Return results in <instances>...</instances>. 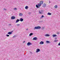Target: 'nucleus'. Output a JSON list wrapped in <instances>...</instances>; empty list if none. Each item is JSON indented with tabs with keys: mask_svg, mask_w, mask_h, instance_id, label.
Segmentation results:
<instances>
[{
	"mask_svg": "<svg viewBox=\"0 0 60 60\" xmlns=\"http://www.w3.org/2000/svg\"><path fill=\"white\" fill-rule=\"evenodd\" d=\"M43 1H41L40 2V4H38V5H36V7L37 8H39V7H40L41 6V4H43Z\"/></svg>",
	"mask_w": 60,
	"mask_h": 60,
	"instance_id": "obj_1",
	"label": "nucleus"
},
{
	"mask_svg": "<svg viewBox=\"0 0 60 60\" xmlns=\"http://www.w3.org/2000/svg\"><path fill=\"white\" fill-rule=\"evenodd\" d=\"M45 36H49V34H46L45 35Z\"/></svg>",
	"mask_w": 60,
	"mask_h": 60,
	"instance_id": "obj_17",
	"label": "nucleus"
},
{
	"mask_svg": "<svg viewBox=\"0 0 60 60\" xmlns=\"http://www.w3.org/2000/svg\"><path fill=\"white\" fill-rule=\"evenodd\" d=\"M28 7L27 6H26L25 7V9H26V10H27L28 9Z\"/></svg>",
	"mask_w": 60,
	"mask_h": 60,
	"instance_id": "obj_10",
	"label": "nucleus"
},
{
	"mask_svg": "<svg viewBox=\"0 0 60 60\" xmlns=\"http://www.w3.org/2000/svg\"><path fill=\"white\" fill-rule=\"evenodd\" d=\"M23 20H24V19H22V18H20V20L21 21V22H22V21H23Z\"/></svg>",
	"mask_w": 60,
	"mask_h": 60,
	"instance_id": "obj_8",
	"label": "nucleus"
},
{
	"mask_svg": "<svg viewBox=\"0 0 60 60\" xmlns=\"http://www.w3.org/2000/svg\"><path fill=\"white\" fill-rule=\"evenodd\" d=\"M14 9V10H17V9L16 8H15Z\"/></svg>",
	"mask_w": 60,
	"mask_h": 60,
	"instance_id": "obj_24",
	"label": "nucleus"
},
{
	"mask_svg": "<svg viewBox=\"0 0 60 60\" xmlns=\"http://www.w3.org/2000/svg\"><path fill=\"white\" fill-rule=\"evenodd\" d=\"M58 45L60 46V42L58 44Z\"/></svg>",
	"mask_w": 60,
	"mask_h": 60,
	"instance_id": "obj_29",
	"label": "nucleus"
},
{
	"mask_svg": "<svg viewBox=\"0 0 60 60\" xmlns=\"http://www.w3.org/2000/svg\"><path fill=\"white\" fill-rule=\"evenodd\" d=\"M19 16H22L23 14L22 13H20L19 14Z\"/></svg>",
	"mask_w": 60,
	"mask_h": 60,
	"instance_id": "obj_5",
	"label": "nucleus"
},
{
	"mask_svg": "<svg viewBox=\"0 0 60 60\" xmlns=\"http://www.w3.org/2000/svg\"><path fill=\"white\" fill-rule=\"evenodd\" d=\"M58 41V40H55V41H54V42H57V41Z\"/></svg>",
	"mask_w": 60,
	"mask_h": 60,
	"instance_id": "obj_20",
	"label": "nucleus"
},
{
	"mask_svg": "<svg viewBox=\"0 0 60 60\" xmlns=\"http://www.w3.org/2000/svg\"><path fill=\"white\" fill-rule=\"evenodd\" d=\"M25 42V41H23V43H24V42Z\"/></svg>",
	"mask_w": 60,
	"mask_h": 60,
	"instance_id": "obj_34",
	"label": "nucleus"
},
{
	"mask_svg": "<svg viewBox=\"0 0 60 60\" xmlns=\"http://www.w3.org/2000/svg\"><path fill=\"white\" fill-rule=\"evenodd\" d=\"M40 44H44V42L42 41H41L39 43Z\"/></svg>",
	"mask_w": 60,
	"mask_h": 60,
	"instance_id": "obj_7",
	"label": "nucleus"
},
{
	"mask_svg": "<svg viewBox=\"0 0 60 60\" xmlns=\"http://www.w3.org/2000/svg\"><path fill=\"white\" fill-rule=\"evenodd\" d=\"M47 14H48V15H51L52 14H51V13L49 12Z\"/></svg>",
	"mask_w": 60,
	"mask_h": 60,
	"instance_id": "obj_14",
	"label": "nucleus"
},
{
	"mask_svg": "<svg viewBox=\"0 0 60 60\" xmlns=\"http://www.w3.org/2000/svg\"><path fill=\"white\" fill-rule=\"evenodd\" d=\"M46 6V4H43V7H45Z\"/></svg>",
	"mask_w": 60,
	"mask_h": 60,
	"instance_id": "obj_19",
	"label": "nucleus"
},
{
	"mask_svg": "<svg viewBox=\"0 0 60 60\" xmlns=\"http://www.w3.org/2000/svg\"><path fill=\"white\" fill-rule=\"evenodd\" d=\"M57 34H60V33H59V32H58Z\"/></svg>",
	"mask_w": 60,
	"mask_h": 60,
	"instance_id": "obj_32",
	"label": "nucleus"
},
{
	"mask_svg": "<svg viewBox=\"0 0 60 60\" xmlns=\"http://www.w3.org/2000/svg\"><path fill=\"white\" fill-rule=\"evenodd\" d=\"M19 20L18 19L15 22L16 23H18V22H19Z\"/></svg>",
	"mask_w": 60,
	"mask_h": 60,
	"instance_id": "obj_11",
	"label": "nucleus"
},
{
	"mask_svg": "<svg viewBox=\"0 0 60 60\" xmlns=\"http://www.w3.org/2000/svg\"><path fill=\"white\" fill-rule=\"evenodd\" d=\"M33 33H31L30 34L29 36H31L32 35H33Z\"/></svg>",
	"mask_w": 60,
	"mask_h": 60,
	"instance_id": "obj_16",
	"label": "nucleus"
},
{
	"mask_svg": "<svg viewBox=\"0 0 60 60\" xmlns=\"http://www.w3.org/2000/svg\"><path fill=\"white\" fill-rule=\"evenodd\" d=\"M49 3H50V1H49Z\"/></svg>",
	"mask_w": 60,
	"mask_h": 60,
	"instance_id": "obj_35",
	"label": "nucleus"
},
{
	"mask_svg": "<svg viewBox=\"0 0 60 60\" xmlns=\"http://www.w3.org/2000/svg\"><path fill=\"white\" fill-rule=\"evenodd\" d=\"M46 42H47V43H50V42L48 41H47Z\"/></svg>",
	"mask_w": 60,
	"mask_h": 60,
	"instance_id": "obj_22",
	"label": "nucleus"
},
{
	"mask_svg": "<svg viewBox=\"0 0 60 60\" xmlns=\"http://www.w3.org/2000/svg\"><path fill=\"white\" fill-rule=\"evenodd\" d=\"M16 37V35H15L13 37V38H15Z\"/></svg>",
	"mask_w": 60,
	"mask_h": 60,
	"instance_id": "obj_21",
	"label": "nucleus"
},
{
	"mask_svg": "<svg viewBox=\"0 0 60 60\" xmlns=\"http://www.w3.org/2000/svg\"><path fill=\"white\" fill-rule=\"evenodd\" d=\"M40 50L39 49H37L36 52V53H38V52H40Z\"/></svg>",
	"mask_w": 60,
	"mask_h": 60,
	"instance_id": "obj_4",
	"label": "nucleus"
},
{
	"mask_svg": "<svg viewBox=\"0 0 60 60\" xmlns=\"http://www.w3.org/2000/svg\"><path fill=\"white\" fill-rule=\"evenodd\" d=\"M12 34V32H9L8 33V34Z\"/></svg>",
	"mask_w": 60,
	"mask_h": 60,
	"instance_id": "obj_13",
	"label": "nucleus"
},
{
	"mask_svg": "<svg viewBox=\"0 0 60 60\" xmlns=\"http://www.w3.org/2000/svg\"><path fill=\"white\" fill-rule=\"evenodd\" d=\"M41 18H43V17H44V16H43V15H42V16L41 17Z\"/></svg>",
	"mask_w": 60,
	"mask_h": 60,
	"instance_id": "obj_26",
	"label": "nucleus"
},
{
	"mask_svg": "<svg viewBox=\"0 0 60 60\" xmlns=\"http://www.w3.org/2000/svg\"><path fill=\"white\" fill-rule=\"evenodd\" d=\"M4 10H6V9H4Z\"/></svg>",
	"mask_w": 60,
	"mask_h": 60,
	"instance_id": "obj_33",
	"label": "nucleus"
},
{
	"mask_svg": "<svg viewBox=\"0 0 60 60\" xmlns=\"http://www.w3.org/2000/svg\"><path fill=\"white\" fill-rule=\"evenodd\" d=\"M16 25L17 26H19L20 25V24H17Z\"/></svg>",
	"mask_w": 60,
	"mask_h": 60,
	"instance_id": "obj_23",
	"label": "nucleus"
},
{
	"mask_svg": "<svg viewBox=\"0 0 60 60\" xmlns=\"http://www.w3.org/2000/svg\"><path fill=\"white\" fill-rule=\"evenodd\" d=\"M42 30L44 29V27H43L42 28Z\"/></svg>",
	"mask_w": 60,
	"mask_h": 60,
	"instance_id": "obj_30",
	"label": "nucleus"
},
{
	"mask_svg": "<svg viewBox=\"0 0 60 60\" xmlns=\"http://www.w3.org/2000/svg\"><path fill=\"white\" fill-rule=\"evenodd\" d=\"M41 22H42V21H39V23H41Z\"/></svg>",
	"mask_w": 60,
	"mask_h": 60,
	"instance_id": "obj_27",
	"label": "nucleus"
},
{
	"mask_svg": "<svg viewBox=\"0 0 60 60\" xmlns=\"http://www.w3.org/2000/svg\"><path fill=\"white\" fill-rule=\"evenodd\" d=\"M15 19V17L14 16H12L11 17V19Z\"/></svg>",
	"mask_w": 60,
	"mask_h": 60,
	"instance_id": "obj_9",
	"label": "nucleus"
},
{
	"mask_svg": "<svg viewBox=\"0 0 60 60\" xmlns=\"http://www.w3.org/2000/svg\"><path fill=\"white\" fill-rule=\"evenodd\" d=\"M37 39V38L36 37L34 38H33V40H36Z\"/></svg>",
	"mask_w": 60,
	"mask_h": 60,
	"instance_id": "obj_12",
	"label": "nucleus"
},
{
	"mask_svg": "<svg viewBox=\"0 0 60 60\" xmlns=\"http://www.w3.org/2000/svg\"><path fill=\"white\" fill-rule=\"evenodd\" d=\"M57 5H56L54 7L55 8H57Z\"/></svg>",
	"mask_w": 60,
	"mask_h": 60,
	"instance_id": "obj_18",
	"label": "nucleus"
},
{
	"mask_svg": "<svg viewBox=\"0 0 60 60\" xmlns=\"http://www.w3.org/2000/svg\"><path fill=\"white\" fill-rule=\"evenodd\" d=\"M26 30H27H27H28V29L27 28V29H26Z\"/></svg>",
	"mask_w": 60,
	"mask_h": 60,
	"instance_id": "obj_31",
	"label": "nucleus"
},
{
	"mask_svg": "<svg viewBox=\"0 0 60 60\" xmlns=\"http://www.w3.org/2000/svg\"><path fill=\"white\" fill-rule=\"evenodd\" d=\"M6 36H7L8 37H9V36H10L9 35H8L7 34L6 35Z\"/></svg>",
	"mask_w": 60,
	"mask_h": 60,
	"instance_id": "obj_25",
	"label": "nucleus"
},
{
	"mask_svg": "<svg viewBox=\"0 0 60 60\" xmlns=\"http://www.w3.org/2000/svg\"><path fill=\"white\" fill-rule=\"evenodd\" d=\"M42 12H43V11L42 10H41V11H39V12L40 14H41V13H42Z\"/></svg>",
	"mask_w": 60,
	"mask_h": 60,
	"instance_id": "obj_6",
	"label": "nucleus"
},
{
	"mask_svg": "<svg viewBox=\"0 0 60 60\" xmlns=\"http://www.w3.org/2000/svg\"><path fill=\"white\" fill-rule=\"evenodd\" d=\"M41 28V27L40 26L35 27L34 29H40Z\"/></svg>",
	"mask_w": 60,
	"mask_h": 60,
	"instance_id": "obj_2",
	"label": "nucleus"
},
{
	"mask_svg": "<svg viewBox=\"0 0 60 60\" xmlns=\"http://www.w3.org/2000/svg\"><path fill=\"white\" fill-rule=\"evenodd\" d=\"M31 13V12H29L28 13V14L29 15H30V14Z\"/></svg>",
	"mask_w": 60,
	"mask_h": 60,
	"instance_id": "obj_28",
	"label": "nucleus"
},
{
	"mask_svg": "<svg viewBox=\"0 0 60 60\" xmlns=\"http://www.w3.org/2000/svg\"><path fill=\"white\" fill-rule=\"evenodd\" d=\"M10 25H11V24H10Z\"/></svg>",
	"mask_w": 60,
	"mask_h": 60,
	"instance_id": "obj_36",
	"label": "nucleus"
},
{
	"mask_svg": "<svg viewBox=\"0 0 60 60\" xmlns=\"http://www.w3.org/2000/svg\"><path fill=\"white\" fill-rule=\"evenodd\" d=\"M27 46H30V45H32V44L30 42H28L27 44Z\"/></svg>",
	"mask_w": 60,
	"mask_h": 60,
	"instance_id": "obj_3",
	"label": "nucleus"
},
{
	"mask_svg": "<svg viewBox=\"0 0 60 60\" xmlns=\"http://www.w3.org/2000/svg\"><path fill=\"white\" fill-rule=\"evenodd\" d=\"M56 35L55 34H54L52 35V36L53 37H56Z\"/></svg>",
	"mask_w": 60,
	"mask_h": 60,
	"instance_id": "obj_15",
	"label": "nucleus"
}]
</instances>
